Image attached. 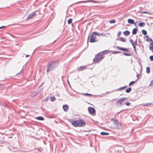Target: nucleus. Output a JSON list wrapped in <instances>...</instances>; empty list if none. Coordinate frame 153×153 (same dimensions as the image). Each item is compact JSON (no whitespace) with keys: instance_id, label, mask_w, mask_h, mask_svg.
<instances>
[{"instance_id":"obj_1","label":"nucleus","mask_w":153,"mask_h":153,"mask_svg":"<svg viewBox=\"0 0 153 153\" xmlns=\"http://www.w3.org/2000/svg\"><path fill=\"white\" fill-rule=\"evenodd\" d=\"M58 63L56 61H51L49 62L47 66V72L48 73L49 72L53 71L56 68L58 67Z\"/></svg>"},{"instance_id":"obj_2","label":"nucleus","mask_w":153,"mask_h":153,"mask_svg":"<svg viewBox=\"0 0 153 153\" xmlns=\"http://www.w3.org/2000/svg\"><path fill=\"white\" fill-rule=\"evenodd\" d=\"M103 58L104 57L102 55V53H99L97 55H95L93 61L94 63L96 64L101 61Z\"/></svg>"},{"instance_id":"obj_3","label":"nucleus","mask_w":153,"mask_h":153,"mask_svg":"<svg viewBox=\"0 0 153 153\" xmlns=\"http://www.w3.org/2000/svg\"><path fill=\"white\" fill-rule=\"evenodd\" d=\"M127 98L126 97H123L119 99L116 103V105L120 107L124 105L125 104L124 102L126 100Z\"/></svg>"},{"instance_id":"obj_4","label":"nucleus","mask_w":153,"mask_h":153,"mask_svg":"<svg viewBox=\"0 0 153 153\" xmlns=\"http://www.w3.org/2000/svg\"><path fill=\"white\" fill-rule=\"evenodd\" d=\"M111 121H113V123L114 124V129H119L121 127V125L120 123L116 119L114 118L111 119Z\"/></svg>"},{"instance_id":"obj_5","label":"nucleus","mask_w":153,"mask_h":153,"mask_svg":"<svg viewBox=\"0 0 153 153\" xmlns=\"http://www.w3.org/2000/svg\"><path fill=\"white\" fill-rule=\"evenodd\" d=\"M68 121L71 123V124L75 127H79V120L76 121H72L71 120L68 119Z\"/></svg>"},{"instance_id":"obj_6","label":"nucleus","mask_w":153,"mask_h":153,"mask_svg":"<svg viewBox=\"0 0 153 153\" xmlns=\"http://www.w3.org/2000/svg\"><path fill=\"white\" fill-rule=\"evenodd\" d=\"M91 37L89 42L91 43H93L97 42L96 40V36H95L92 35L91 34L88 37V39Z\"/></svg>"},{"instance_id":"obj_7","label":"nucleus","mask_w":153,"mask_h":153,"mask_svg":"<svg viewBox=\"0 0 153 153\" xmlns=\"http://www.w3.org/2000/svg\"><path fill=\"white\" fill-rule=\"evenodd\" d=\"M86 123L85 121L83 120H79V127H83L85 126Z\"/></svg>"},{"instance_id":"obj_8","label":"nucleus","mask_w":153,"mask_h":153,"mask_svg":"<svg viewBox=\"0 0 153 153\" xmlns=\"http://www.w3.org/2000/svg\"><path fill=\"white\" fill-rule=\"evenodd\" d=\"M88 109L89 113L91 114H94L95 112V108L93 107H89Z\"/></svg>"},{"instance_id":"obj_9","label":"nucleus","mask_w":153,"mask_h":153,"mask_svg":"<svg viewBox=\"0 0 153 153\" xmlns=\"http://www.w3.org/2000/svg\"><path fill=\"white\" fill-rule=\"evenodd\" d=\"M37 11V10H36L33 12V13L29 14L27 16V17L26 19L27 20H30L33 18V16H35L36 15V13Z\"/></svg>"},{"instance_id":"obj_10","label":"nucleus","mask_w":153,"mask_h":153,"mask_svg":"<svg viewBox=\"0 0 153 153\" xmlns=\"http://www.w3.org/2000/svg\"><path fill=\"white\" fill-rule=\"evenodd\" d=\"M94 2V3H97V1H95L89 0H87V1H80L78 2L77 3H76L75 4H76L79 3H87V2Z\"/></svg>"},{"instance_id":"obj_11","label":"nucleus","mask_w":153,"mask_h":153,"mask_svg":"<svg viewBox=\"0 0 153 153\" xmlns=\"http://www.w3.org/2000/svg\"><path fill=\"white\" fill-rule=\"evenodd\" d=\"M118 49L122 51H126L129 52V51L128 50L127 48H122V47H120L118 46H117L116 47Z\"/></svg>"},{"instance_id":"obj_12","label":"nucleus","mask_w":153,"mask_h":153,"mask_svg":"<svg viewBox=\"0 0 153 153\" xmlns=\"http://www.w3.org/2000/svg\"><path fill=\"white\" fill-rule=\"evenodd\" d=\"M128 22L129 24H133L134 23V21L133 19H128Z\"/></svg>"},{"instance_id":"obj_13","label":"nucleus","mask_w":153,"mask_h":153,"mask_svg":"<svg viewBox=\"0 0 153 153\" xmlns=\"http://www.w3.org/2000/svg\"><path fill=\"white\" fill-rule=\"evenodd\" d=\"M68 106L67 105H64L63 106V108L64 110V111H66L68 109Z\"/></svg>"},{"instance_id":"obj_14","label":"nucleus","mask_w":153,"mask_h":153,"mask_svg":"<svg viewBox=\"0 0 153 153\" xmlns=\"http://www.w3.org/2000/svg\"><path fill=\"white\" fill-rule=\"evenodd\" d=\"M86 66H81L78 68V69L79 71H81L86 68Z\"/></svg>"},{"instance_id":"obj_15","label":"nucleus","mask_w":153,"mask_h":153,"mask_svg":"<svg viewBox=\"0 0 153 153\" xmlns=\"http://www.w3.org/2000/svg\"><path fill=\"white\" fill-rule=\"evenodd\" d=\"M138 30V29L137 28H134L132 31V33L133 35L136 34Z\"/></svg>"},{"instance_id":"obj_16","label":"nucleus","mask_w":153,"mask_h":153,"mask_svg":"<svg viewBox=\"0 0 153 153\" xmlns=\"http://www.w3.org/2000/svg\"><path fill=\"white\" fill-rule=\"evenodd\" d=\"M138 25L140 27H143L145 25V23L143 22H140L138 23Z\"/></svg>"},{"instance_id":"obj_17","label":"nucleus","mask_w":153,"mask_h":153,"mask_svg":"<svg viewBox=\"0 0 153 153\" xmlns=\"http://www.w3.org/2000/svg\"><path fill=\"white\" fill-rule=\"evenodd\" d=\"M130 32L128 30H126L123 32V34L124 35L128 36L129 35Z\"/></svg>"},{"instance_id":"obj_18","label":"nucleus","mask_w":153,"mask_h":153,"mask_svg":"<svg viewBox=\"0 0 153 153\" xmlns=\"http://www.w3.org/2000/svg\"><path fill=\"white\" fill-rule=\"evenodd\" d=\"M100 134L103 136L108 135H109V134L108 133L104 132H102L100 133Z\"/></svg>"},{"instance_id":"obj_19","label":"nucleus","mask_w":153,"mask_h":153,"mask_svg":"<svg viewBox=\"0 0 153 153\" xmlns=\"http://www.w3.org/2000/svg\"><path fill=\"white\" fill-rule=\"evenodd\" d=\"M149 48L151 50H153V43H152V42L150 43Z\"/></svg>"},{"instance_id":"obj_20","label":"nucleus","mask_w":153,"mask_h":153,"mask_svg":"<svg viewBox=\"0 0 153 153\" xmlns=\"http://www.w3.org/2000/svg\"><path fill=\"white\" fill-rule=\"evenodd\" d=\"M36 118L37 120H44V119L43 118V117L41 116L37 117H36Z\"/></svg>"},{"instance_id":"obj_21","label":"nucleus","mask_w":153,"mask_h":153,"mask_svg":"<svg viewBox=\"0 0 153 153\" xmlns=\"http://www.w3.org/2000/svg\"><path fill=\"white\" fill-rule=\"evenodd\" d=\"M129 41L132 45H137V43H136V41L135 42H134L131 39H130Z\"/></svg>"},{"instance_id":"obj_22","label":"nucleus","mask_w":153,"mask_h":153,"mask_svg":"<svg viewBox=\"0 0 153 153\" xmlns=\"http://www.w3.org/2000/svg\"><path fill=\"white\" fill-rule=\"evenodd\" d=\"M132 90V88L131 87L128 88L127 89L126 91V92L127 93H129Z\"/></svg>"},{"instance_id":"obj_23","label":"nucleus","mask_w":153,"mask_h":153,"mask_svg":"<svg viewBox=\"0 0 153 153\" xmlns=\"http://www.w3.org/2000/svg\"><path fill=\"white\" fill-rule=\"evenodd\" d=\"M120 39L121 41H122V42H126V39L125 38H123L122 37H120Z\"/></svg>"},{"instance_id":"obj_24","label":"nucleus","mask_w":153,"mask_h":153,"mask_svg":"<svg viewBox=\"0 0 153 153\" xmlns=\"http://www.w3.org/2000/svg\"><path fill=\"white\" fill-rule=\"evenodd\" d=\"M127 87V86H123V87H121L120 88H119L117 90H124L125 88H126Z\"/></svg>"},{"instance_id":"obj_25","label":"nucleus","mask_w":153,"mask_h":153,"mask_svg":"<svg viewBox=\"0 0 153 153\" xmlns=\"http://www.w3.org/2000/svg\"><path fill=\"white\" fill-rule=\"evenodd\" d=\"M56 98L54 96L51 97L50 98V100L52 102L56 100Z\"/></svg>"},{"instance_id":"obj_26","label":"nucleus","mask_w":153,"mask_h":153,"mask_svg":"<svg viewBox=\"0 0 153 153\" xmlns=\"http://www.w3.org/2000/svg\"><path fill=\"white\" fill-rule=\"evenodd\" d=\"M142 32L143 34L144 35H146L147 34V32L146 31L144 30H143V29L142 30Z\"/></svg>"},{"instance_id":"obj_27","label":"nucleus","mask_w":153,"mask_h":153,"mask_svg":"<svg viewBox=\"0 0 153 153\" xmlns=\"http://www.w3.org/2000/svg\"><path fill=\"white\" fill-rule=\"evenodd\" d=\"M152 105V104L151 103H144L143 104V106H147L148 105Z\"/></svg>"},{"instance_id":"obj_28","label":"nucleus","mask_w":153,"mask_h":153,"mask_svg":"<svg viewBox=\"0 0 153 153\" xmlns=\"http://www.w3.org/2000/svg\"><path fill=\"white\" fill-rule=\"evenodd\" d=\"M136 80L135 81H132L130 82L129 84V86H130L134 85L136 82Z\"/></svg>"},{"instance_id":"obj_29","label":"nucleus","mask_w":153,"mask_h":153,"mask_svg":"<svg viewBox=\"0 0 153 153\" xmlns=\"http://www.w3.org/2000/svg\"><path fill=\"white\" fill-rule=\"evenodd\" d=\"M98 36H105V34L103 33H98Z\"/></svg>"},{"instance_id":"obj_30","label":"nucleus","mask_w":153,"mask_h":153,"mask_svg":"<svg viewBox=\"0 0 153 153\" xmlns=\"http://www.w3.org/2000/svg\"><path fill=\"white\" fill-rule=\"evenodd\" d=\"M108 52V50H105V51H103L102 52H101L100 53H102V55L103 56V54H105V53H107Z\"/></svg>"},{"instance_id":"obj_31","label":"nucleus","mask_w":153,"mask_h":153,"mask_svg":"<svg viewBox=\"0 0 153 153\" xmlns=\"http://www.w3.org/2000/svg\"><path fill=\"white\" fill-rule=\"evenodd\" d=\"M123 54L126 56H130L131 55V54L128 53L126 52H124Z\"/></svg>"},{"instance_id":"obj_32","label":"nucleus","mask_w":153,"mask_h":153,"mask_svg":"<svg viewBox=\"0 0 153 153\" xmlns=\"http://www.w3.org/2000/svg\"><path fill=\"white\" fill-rule=\"evenodd\" d=\"M120 51H113L112 52V53L114 54H116L117 53H120Z\"/></svg>"},{"instance_id":"obj_33","label":"nucleus","mask_w":153,"mask_h":153,"mask_svg":"<svg viewBox=\"0 0 153 153\" xmlns=\"http://www.w3.org/2000/svg\"><path fill=\"white\" fill-rule=\"evenodd\" d=\"M146 73L149 74L150 72V69L149 67H147L146 68Z\"/></svg>"},{"instance_id":"obj_34","label":"nucleus","mask_w":153,"mask_h":153,"mask_svg":"<svg viewBox=\"0 0 153 153\" xmlns=\"http://www.w3.org/2000/svg\"><path fill=\"white\" fill-rule=\"evenodd\" d=\"M72 19H69L68 21V24H70L72 22Z\"/></svg>"},{"instance_id":"obj_35","label":"nucleus","mask_w":153,"mask_h":153,"mask_svg":"<svg viewBox=\"0 0 153 153\" xmlns=\"http://www.w3.org/2000/svg\"><path fill=\"white\" fill-rule=\"evenodd\" d=\"M49 99V97H48L44 99V101L45 102H47Z\"/></svg>"},{"instance_id":"obj_36","label":"nucleus","mask_w":153,"mask_h":153,"mask_svg":"<svg viewBox=\"0 0 153 153\" xmlns=\"http://www.w3.org/2000/svg\"><path fill=\"white\" fill-rule=\"evenodd\" d=\"M39 92L38 91L34 92L33 93V95L34 96H36L38 94Z\"/></svg>"},{"instance_id":"obj_37","label":"nucleus","mask_w":153,"mask_h":153,"mask_svg":"<svg viewBox=\"0 0 153 153\" xmlns=\"http://www.w3.org/2000/svg\"><path fill=\"white\" fill-rule=\"evenodd\" d=\"M115 20L114 19H112L111 20H110L109 22L111 23H115Z\"/></svg>"},{"instance_id":"obj_38","label":"nucleus","mask_w":153,"mask_h":153,"mask_svg":"<svg viewBox=\"0 0 153 153\" xmlns=\"http://www.w3.org/2000/svg\"><path fill=\"white\" fill-rule=\"evenodd\" d=\"M92 35H98V33L96 32H93L91 33Z\"/></svg>"},{"instance_id":"obj_39","label":"nucleus","mask_w":153,"mask_h":153,"mask_svg":"<svg viewBox=\"0 0 153 153\" xmlns=\"http://www.w3.org/2000/svg\"><path fill=\"white\" fill-rule=\"evenodd\" d=\"M83 95H85V96H93V95L91 94H89L88 93H84L83 94Z\"/></svg>"},{"instance_id":"obj_40","label":"nucleus","mask_w":153,"mask_h":153,"mask_svg":"<svg viewBox=\"0 0 153 153\" xmlns=\"http://www.w3.org/2000/svg\"><path fill=\"white\" fill-rule=\"evenodd\" d=\"M125 104L127 106H129L131 105V103L129 102H126L125 103Z\"/></svg>"},{"instance_id":"obj_41","label":"nucleus","mask_w":153,"mask_h":153,"mask_svg":"<svg viewBox=\"0 0 153 153\" xmlns=\"http://www.w3.org/2000/svg\"><path fill=\"white\" fill-rule=\"evenodd\" d=\"M145 37L147 38V39L146 40V41L148 42H149V39H150L149 37L148 36H146Z\"/></svg>"},{"instance_id":"obj_42","label":"nucleus","mask_w":153,"mask_h":153,"mask_svg":"<svg viewBox=\"0 0 153 153\" xmlns=\"http://www.w3.org/2000/svg\"><path fill=\"white\" fill-rule=\"evenodd\" d=\"M149 59L151 61H153V56L152 55L149 57Z\"/></svg>"},{"instance_id":"obj_43","label":"nucleus","mask_w":153,"mask_h":153,"mask_svg":"<svg viewBox=\"0 0 153 153\" xmlns=\"http://www.w3.org/2000/svg\"><path fill=\"white\" fill-rule=\"evenodd\" d=\"M121 31H119L118 33V34H117V36H120L121 35Z\"/></svg>"},{"instance_id":"obj_44","label":"nucleus","mask_w":153,"mask_h":153,"mask_svg":"<svg viewBox=\"0 0 153 153\" xmlns=\"http://www.w3.org/2000/svg\"><path fill=\"white\" fill-rule=\"evenodd\" d=\"M141 13H142V14L147 13V14H149V13H148L147 12H146V11H142V12H141Z\"/></svg>"},{"instance_id":"obj_45","label":"nucleus","mask_w":153,"mask_h":153,"mask_svg":"<svg viewBox=\"0 0 153 153\" xmlns=\"http://www.w3.org/2000/svg\"><path fill=\"white\" fill-rule=\"evenodd\" d=\"M153 85V79L151 81L150 84L149 85V86H150L152 85Z\"/></svg>"},{"instance_id":"obj_46","label":"nucleus","mask_w":153,"mask_h":153,"mask_svg":"<svg viewBox=\"0 0 153 153\" xmlns=\"http://www.w3.org/2000/svg\"><path fill=\"white\" fill-rule=\"evenodd\" d=\"M135 45H132L133 47V48H134V50H136V47L135 46Z\"/></svg>"},{"instance_id":"obj_47","label":"nucleus","mask_w":153,"mask_h":153,"mask_svg":"<svg viewBox=\"0 0 153 153\" xmlns=\"http://www.w3.org/2000/svg\"><path fill=\"white\" fill-rule=\"evenodd\" d=\"M151 41V42H152V43H153V41H152V39L150 38L149 39V41Z\"/></svg>"},{"instance_id":"obj_48","label":"nucleus","mask_w":153,"mask_h":153,"mask_svg":"<svg viewBox=\"0 0 153 153\" xmlns=\"http://www.w3.org/2000/svg\"><path fill=\"white\" fill-rule=\"evenodd\" d=\"M121 111H120V112H117L116 113V115H117V114H120V113Z\"/></svg>"},{"instance_id":"obj_49","label":"nucleus","mask_w":153,"mask_h":153,"mask_svg":"<svg viewBox=\"0 0 153 153\" xmlns=\"http://www.w3.org/2000/svg\"><path fill=\"white\" fill-rule=\"evenodd\" d=\"M30 56V55H26V56H25V57L26 58H27V57H28L29 56Z\"/></svg>"},{"instance_id":"obj_50","label":"nucleus","mask_w":153,"mask_h":153,"mask_svg":"<svg viewBox=\"0 0 153 153\" xmlns=\"http://www.w3.org/2000/svg\"><path fill=\"white\" fill-rule=\"evenodd\" d=\"M139 75L138 74H137V78H138L139 77Z\"/></svg>"},{"instance_id":"obj_51","label":"nucleus","mask_w":153,"mask_h":153,"mask_svg":"<svg viewBox=\"0 0 153 153\" xmlns=\"http://www.w3.org/2000/svg\"><path fill=\"white\" fill-rule=\"evenodd\" d=\"M5 27V26H2L0 27V29L2 28L3 27Z\"/></svg>"},{"instance_id":"obj_52","label":"nucleus","mask_w":153,"mask_h":153,"mask_svg":"<svg viewBox=\"0 0 153 153\" xmlns=\"http://www.w3.org/2000/svg\"><path fill=\"white\" fill-rule=\"evenodd\" d=\"M134 51H135V52L136 53H137V52L136 49V50H134Z\"/></svg>"},{"instance_id":"obj_53","label":"nucleus","mask_w":153,"mask_h":153,"mask_svg":"<svg viewBox=\"0 0 153 153\" xmlns=\"http://www.w3.org/2000/svg\"><path fill=\"white\" fill-rule=\"evenodd\" d=\"M68 84L70 85V83H69V82L68 81Z\"/></svg>"},{"instance_id":"obj_54","label":"nucleus","mask_w":153,"mask_h":153,"mask_svg":"<svg viewBox=\"0 0 153 153\" xmlns=\"http://www.w3.org/2000/svg\"><path fill=\"white\" fill-rule=\"evenodd\" d=\"M109 92H108V91L107 92H106V94H107V93H109Z\"/></svg>"},{"instance_id":"obj_55","label":"nucleus","mask_w":153,"mask_h":153,"mask_svg":"<svg viewBox=\"0 0 153 153\" xmlns=\"http://www.w3.org/2000/svg\"><path fill=\"white\" fill-rule=\"evenodd\" d=\"M56 41V40H55V41H54L53 42H53H55Z\"/></svg>"},{"instance_id":"obj_56","label":"nucleus","mask_w":153,"mask_h":153,"mask_svg":"<svg viewBox=\"0 0 153 153\" xmlns=\"http://www.w3.org/2000/svg\"><path fill=\"white\" fill-rule=\"evenodd\" d=\"M117 40H119V39H117Z\"/></svg>"},{"instance_id":"obj_57","label":"nucleus","mask_w":153,"mask_h":153,"mask_svg":"<svg viewBox=\"0 0 153 153\" xmlns=\"http://www.w3.org/2000/svg\"><path fill=\"white\" fill-rule=\"evenodd\" d=\"M22 70H21V71H20V72H21V71H22Z\"/></svg>"}]
</instances>
